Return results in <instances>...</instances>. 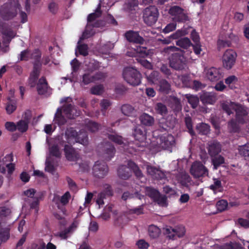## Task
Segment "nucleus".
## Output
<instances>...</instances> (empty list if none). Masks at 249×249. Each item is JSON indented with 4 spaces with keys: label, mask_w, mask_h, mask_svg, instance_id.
I'll list each match as a JSON object with an SVG mask.
<instances>
[{
    "label": "nucleus",
    "mask_w": 249,
    "mask_h": 249,
    "mask_svg": "<svg viewBox=\"0 0 249 249\" xmlns=\"http://www.w3.org/2000/svg\"><path fill=\"white\" fill-rule=\"evenodd\" d=\"M20 9L21 6L18 0H9L1 6L0 16L3 19L9 20L16 17Z\"/></svg>",
    "instance_id": "nucleus-1"
},
{
    "label": "nucleus",
    "mask_w": 249,
    "mask_h": 249,
    "mask_svg": "<svg viewBox=\"0 0 249 249\" xmlns=\"http://www.w3.org/2000/svg\"><path fill=\"white\" fill-rule=\"evenodd\" d=\"M123 75L124 80L130 85L136 86L141 83V74L136 69L132 67L124 68Z\"/></svg>",
    "instance_id": "nucleus-2"
},
{
    "label": "nucleus",
    "mask_w": 249,
    "mask_h": 249,
    "mask_svg": "<svg viewBox=\"0 0 249 249\" xmlns=\"http://www.w3.org/2000/svg\"><path fill=\"white\" fill-rule=\"evenodd\" d=\"M65 137L68 143H71L72 140L75 142H78L84 145L88 143V137L85 133H78L73 127L67 128L65 131Z\"/></svg>",
    "instance_id": "nucleus-3"
},
{
    "label": "nucleus",
    "mask_w": 249,
    "mask_h": 249,
    "mask_svg": "<svg viewBox=\"0 0 249 249\" xmlns=\"http://www.w3.org/2000/svg\"><path fill=\"white\" fill-rule=\"evenodd\" d=\"M169 13L173 17L172 21L175 23H184L190 19L188 14L179 6H172L169 9Z\"/></svg>",
    "instance_id": "nucleus-4"
},
{
    "label": "nucleus",
    "mask_w": 249,
    "mask_h": 249,
    "mask_svg": "<svg viewBox=\"0 0 249 249\" xmlns=\"http://www.w3.org/2000/svg\"><path fill=\"white\" fill-rule=\"evenodd\" d=\"M159 11L155 6H150L143 11L144 22L149 26H151L157 22L159 17Z\"/></svg>",
    "instance_id": "nucleus-5"
},
{
    "label": "nucleus",
    "mask_w": 249,
    "mask_h": 249,
    "mask_svg": "<svg viewBox=\"0 0 249 249\" xmlns=\"http://www.w3.org/2000/svg\"><path fill=\"white\" fill-rule=\"evenodd\" d=\"M100 156L106 161H110L115 156L116 149L110 142H104L99 148Z\"/></svg>",
    "instance_id": "nucleus-6"
},
{
    "label": "nucleus",
    "mask_w": 249,
    "mask_h": 249,
    "mask_svg": "<svg viewBox=\"0 0 249 249\" xmlns=\"http://www.w3.org/2000/svg\"><path fill=\"white\" fill-rule=\"evenodd\" d=\"M157 143L159 147L172 152V149L175 145V139L172 135L165 133L160 137Z\"/></svg>",
    "instance_id": "nucleus-7"
},
{
    "label": "nucleus",
    "mask_w": 249,
    "mask_h": 249,
    "mask_svg": "<svg viewBox=\"0 0 249 249\" xmlns=\"http://www.w3.org/2000/svg\"><path fill=\"white\" fill-rule=\"evenodd\" d=\"M190 173L195 178L208 176V169L200 162L195 161L191 166Z\"/></svg>",
    "instance_id": "nucleus-8"
},
{
    "label": "nucleus",
    "mask_w": 249,
    "mask_h": 249,
    "mask_svg": "<svg viewBox=\"0 0 249 249\" xmlns=\"http://www.w3.org/2000/svg\"><path fill=\"white\" fill-rule=\"evenodd\" d=\"M108 172V167L106 162L97 161L92 167V174L96 178H102L106 176Z\"/></svg>",
    "instance_id": "nucleus-9"
},
{
    "label": "nucleus",
    "mask_w": 249,
    "mask_h": 249,
    "mask_svg": "<svg viewBox=\"0 0 249 249\" xmlns=\"http://www.w3.org/2000/svg\"><path fill=\"white\" fill-rule=\"evenodd\" d=\"M99 67V63H88L84 66V71L86 72L83 75L82 83L85 85H88L91 82H94L93 75H91L90 72L97 70Z\"/></svg>",
    "instance_id": "nucleus-10"
},
{
    "label": "nucleus",
    "mask_w": 249,
    "mask_h": 249,
    "mask_svg": "<svg viewBox=\"0 0 249 249\" xmlns=\"http://www.w3.org/2000/svg\"><path fill=\"white\" fill-rule=\"evenodd\" d=\"M41 63H34L33 70L30 73L29 77L28 79V85L31 88H34L37 86V81L38 79L41 68Z\"/></svg>",
    "instance_id": "nucleus-11"
},
{
    "label": "nucleus",
    "mask_w": 249,
    "mask_h": 249,
    "mask_svg": "<svg viewBox=\"0 0 249 249\" xmlns=\"http://www.w3.org/2000/svg\"><path fill=\"white\" fill-rule=\"evenodd\" d=\"M64 152L66 158L70 161H76L80 158L79 153L71 145L65 144Z\"/></svg>",
    "instance_id": "nucleus-12"
},
{
    "label": "nucleus",
    "mask_w": 249,
    "mask_h": 249,
    "mask_svg": "<svg viewBox=\"0 0 249 249\" xmlns=\"http://www.w3.org/2000/svg\"><path fill=\"white\" fill-rule=\"evenodd\" d=\"M113 195V191L110 185L106 184L105 189L98 195L96 203L99 205L104 204V199Z\"/></svg>",
    "instance_id": "nucleus-13"
},
{
    "label": "nucleus",
    "mask_w": 249,
    "mask_h": 249,
    "mask_svg": "<svg viewBox=\"0 0 249 249\" xmlns=\"http://www.w3.org/2000/svg\"><path fill=\"white\" fill-rule=\"evenodd\" d=\"M124 36L129 42L142 44L144 41L143 38L139 35L138 32L132 30L127 31L124 34Z\"/></svg>",
    "instance_id": "nucleus-14"
},
{
    "label": "nucleus",
    "mask_w": 249,
    "mask_h": 249,
    "mask_svg": "<svg viewBox=\"0 0 249 249\" xmlns=\"http://www.w3.org/2000/svg\"><path fill=\"white\" fill-rule=\"evenodd\" d=\"M62 110L66 117L70 119H74L75 116H78L80 114L77 111L75 107L71 104L64 105L62 107Z\"/></svg>",
    "instance_id": "nucleus-15"
},
{
    "label": "nucleus",
    "mask_w": 249,
    "mask_h": 249,
    "mask_svg": "<svg viewBox=\"0 0 249 249\" xmlns=\"http://www.w3.org/2000/svg\"><path fill=\"white\" fill-rule=\"evenodd\" d=\"M236 106V107L234 109V111L236 113V120L239 124H244L246 122L248 112L241 106H238V105Z\"/></svg>",
    "instance_id": "nucleus-16"
},
{
    "label": "nucleus",
    "mask_w": 249,
    "mask_h": 249,
    "mask_svg": "<svg viewBox=\"0 0 249 249\" xmlns=\"http://www.w3.org/2000/svg\"><path fill=\"white\" fill-rule=\"evenodd\" d=\"M223 72L220 68L211 67L207 72L208 78L212 82L217 81L223 77Z\"/></svg>",
    "instance_id": "nucleus-17"
},
{
    "label": "nucleus",
    "mask_w": 249,
    "mask_h": 249,
    "mask_svg": "<svg viewBox=\"0 0 249 249\" xmlns=\"http://www.w3.org/2000/svg\"><path fill=\"white\" fill-rule=\"evenodd\" d=\"M146 171L148 175H150L152 178L157 179H161L165 177L164 173L160 169L155 166L147 165Z\"/></svg>",
    "instance_id": "nucleus-18"
},
{
    "label": "nucleus",
    "mask_w": 249,
    "mask_h": 249,
    "mask_svg": "<svg viewBox=\"0 0 249 249\" xmlns=\"http://www.w3.org/2000/svg\"><path fill=\"white\" fill-rule=\"evenodd\" d=\"M200 101L205 105H213L216 100V96L214 93L205 92L200 96Z\"/></svg>",
    "instance_id": "nucleus-19"
},
{
    "label": "nucleus",
    "mask_w": 249,
    "mask_h": 249,
    "mask_svg": "<svg viewBox=\"0 0 249 249\" xmlns=\"http://www.w3.org/2000/svg\"><path fill=\"white\" fill-rule=\"evenodd\" d=\"M117 174L121 179H128L132 175L131 169L128 165H121L117 170Z\"/></svg>",
    "instance_id": "nucleus-20"
},
{
    "label": "nucleus",
    "mask_w": 249,
    "mask_h": 249,
    "mask_svg": "<svg viewBox=\"0 0 249 249\" xmlns=\"http://www.w3.org/2000/svg\"><path fill=\"white\" fill-rule=\"evenodd\" d=\"M50 87L44 76L41 77L39 80L36 86V89L38 94L44 95L47 93Z\"/></svg>",
    "instance_id": "nucleus-21"
},
{
    "label": "nucleus",
    "mask_w": 249,
    "mask_h": 249,
    "mask_svg": "<svg viewBox=\"0 0 249 249\" xmlns=\"http://www.w3.org/2000/svg\"><path fill=\"white\" fill-rule=\"evenodd\" d=\"M208 151L210 157L219 155L221 151V145L217 141L211 142L208 145Z\"/></svg>",
    "instance_id": "nucleus-22"
},
{
    "label": "nucleus",
    "mask_w": 249,
    "mask_h": 249,
    "mask_svg": "<svg viewBox=\"0 0 249 249\" xmlns=\"http://www.w3.org/2000/svg\"><path fill=\"white\" fill-rule=\"evenodd\" d=\"M100 17L98 14L94 13H91L89 15L87 18L88 24L86 27V30H87L90 26L92 27L98 28L100 27L102 24V22L101 20H97L93 24L91 22L94 21L96 18Z\"/></svg>",
    "instance_id": "nucleus-23"
},
{
    "label": "nucleus",
    "mask_w": 249,
    "mask_h": 249,
    "mask_svg": "<svg viewBox=\"0 0 249 249\" xmlns=\"http://www.w3.org/2000/svg\"><path fill=\"white\" fill-rule=\"evenodd\" d=\"M10 228L4 227L0 222V246L9 239L10 236Z\"/></svg>",
    "instance_id": "nucleus-24"
},
{
    "label": "nucleus",
    "mask_w": 249,
    "mask_h": 249,
    "mask_svg": "<svg viewBox=\"0 0 249 249\" xmlns=\"http://www.w3.org/2000/svg\"><path fill=\"white\" fill-rule=\"evenodd\" d=\"M237 57V53L232 49L226 50L223 55L222 62H235Z\"/></svg>",
    "instance_id": "nucleus-25"
},
{
    "label": "nucleus",
    "mask_w": 249,
    "mask_h": 249,
    "mask_svg": "<svg viewBox=\"0 0 249 249\" xmlns=\"http://www.w3.org/2000/svg\"><path fill=\"white\" fill-rule=\"evenodd\" d=\"M143 67L152 71L153 65L152 63H141ZM148 80L154 83L156 80H158L159 72L156 71H151V72L148 75L145 73Z\"/></svg>",
    "instance_id": "nucleus-26"
},
{
    "label": "nucleus",
    "mask_w": 249,
    "mask_h": 249,
    "mask_svg": "<svg viewBox=\"0 0 249 249\" xmlns=\"http://www.w3.org/2000/svg\"><path fill=\"white\" fill-rule=\"evenodd\" d=\"M24 115V120H20L17 124L18 130L21 133H24L28 130V121L30 119V117L27 116V112H25Z\"/></svg>",
    "instance_id": "nucleus-27"
},
{
    "label": "nucleus",
    "mask_w": 249,
    "mask_h": 249,
    "mask_svg": "<svg viewBox=\"0 0 249 249\" xmlns=\"http://www.w3.org/2000/svg\"><path fill=\"white\" fill-rule=\"evenodd\" d=\"M170 107L174 112L176 113L179 112L182 109L180 99L175 96L172 97L170 99Z\"/></svg>",
    "instance_id": "nucleus-28"
},
{
    "label": "nucleus",
    "mask_w": 249,
    "mask_h": 249,
    "mask_svg": "<svg viewBox=\"0 0 249 249\" xmlns=\"http://www.w3.org/2000/svg\"><path fill=\"white\" fill-rule=\"evenodd\" d=\"M212 164L213 165V168L217 170L220 166L225 163V158L220 155H217L211 157Z\"/></svg>",
    "instance_id": "nucleus-29"
},
{
    "label": "nucleus",
    "mask_w": 249,
    "mask_h": 249,
    "mask_svg": "<svg viewBox=\"0 0 249 249\" xmlns=\"http://www.w3.org/2000/svg\"><path fill=\"white\" fill-rule=\"evenodd\" d=\"M127 165L131 169V171H133L137 178L141 179L143 177L142 171L134 161L131 160H128Z\"/></svg>",
    "instance_id": "nucleus-30"
},
{
    "label": "nucleus",
    "mask_w": 249,
    "mask_h": 249,
    "mask_svg": "<svg viewBox=\"0 0 249 249\" xmlns=\"http://www.w3.org/2000/svg\"><path fill=\"white\" fill-rule=\"evenodd\" d=\"M140 120L142 124L145 126H152L154 123V119L147 113H143L140 117Z\"/></svg>",
    "instance_id": "nucleus-31"
},
{
    "label": "nucleus",
    "mask_w": 249,
    "mask_h": 249,
    "mask_svg": "<svg viewBox=\"0 0 249 249\" xmlns=\"http://www.w3.org/2000/svg\"><path fill=\"white\" fill-rule=\"evenodd\" d=\"M178 182L184 187H188L192 181L190 176L187 173L180 174L178 178Z\"/></svg>",
    "instance_id": "nucleus-32"
},
{
    "label": "nucleus",
    "mask_w": 249,
    "mask_h": 249,
    "mask_svg": "<svg viewBox=\"0 0 249 249\" xmlns=\"http://www.w3.org/2000/svg\"><path fill=\"white\" fill-rule=\"evenodd\" d=\"M159 90L164 93H168L171 89V85L168 82L164 79H160L158 81Z\"/></svg>",
    "instance_id": "nucleus-33"
},
{
    "label": "nucleus",
    "mask_w": 249,
    "mask_h": 249,
    "mask_svg": "<svg viewBox=\"0 0 249 249\" xmlns=\"http://www.w3.org/2000/svg\"><path fill=\"white\" fill-rule=\"evenodd\" d=\"M176 45L184 49H187L192 46L193 44L189 38L185 37L180 38L176 41Z\"/></svg>",
    "instance_id": "nucleus-34"
},
{
    "label": "nucleus",
    "mask_w": 249,
    "mask_h": 249,
    "mask_svg": "<svg viewBox=\"0 0 249 249\" xmlns=\"http://www.w3.org/2000/svg\"><path fill=\"white\" fill-rule=\"evenodd\" d=\"M133 137L136 140L141 142L145 139V132L139 127H136L132 133Z\"/></svg>",
    "instance_id": "nucleus-35"
},
{
    "label": "nucleus",
    "mask_w": 249,
    "mask_h": 249,
    "mask_svg": "<svg viewBox=\"0 0 249 249\" xmlns=\"http://www.w3.org/2000/svg\"><path fill=\"white\" fill-rule=\"evenodd\" d=\"M238 151L240 155L243 157L246 160L249 161V144L247 143L239 146Z\"/></svg>",
    "instance_id": "nucleus-36"
},
{
    "label": "nucleus",
    "mask_w": 249,
    "mask_h": 249,
    "mask_svg": "<svg viewBox=\"0 0 249 249\" xmlns=\"http://www.w3.org/2000/svg\"><path fill=\"white\" fill-rule=\"evenodd\" d=\"M55 121L59 126L64 125L66 124L67 121L65 117L62 114V109L58 108L57 112L55 114Z\"/></svg>",
    "instance_id": "nucleus-37"
},
{
    "label": "nucleus",
    "mask_w": 249,
    "mask_h": 249,
    "mask_svg": "<svg viewBox=\"0 0 249 249\" xmlns=\"http://www.w3.org/2000/svg\"><path fill=\"white\" fill-rule=\"evenodd\" d=\"M210 126L205 123H201L196 125V130L201 135H207L210 132Z\"/></svg>",
    "instance_id": "nucleus-38"
},
{
    "label": "nucleus",
    "mask_w": 249,
    "mask_h": 249,
    "mask_svg": "<svg viewBox=\"0 0 249 249\" xmlns=\"http://www.w3.org/2000/svg\"><path fill=\"white\" fill-rule=\"evenodd\" d=\"M30 59L34 60L35 62H40L42 53L39 49H35L30 53Z\"/></svg>",
    "instance_id": "nucleus-39"
},
{
    "label": "nucleus",
    "mask_w": 249,
    "mask_h": 249,
    "mask_svg": "<svg viewBox=\"0 0 249 249\" xmlns=\"http://www.w3.org/2000/svg\"><path fill=\"white\" fill-rule=\"evenodd\" d=\"M11 214V210L9 207L5 206L0 207V219L8 218Z\"/></svg>",
    "instance_id": "nucleus-40"
},
{
    "label": "nucleus",
    "mask_w": 249,
    "mask_h": 249,
    "mask_svg": "<svg viewBox=\"0 0 249 249\" xmlns=\"http://www.w3.org/2000/svg\"><path fill=\"white\" fill-rule=\"evenodd\" d=\"M160 232V230L157 226L150 225L148 228V233L150 237L154 239L157 238Z\"/></svg>",
    "instance_id": "nucleus-41"
},
{
    "label": "nucleus",
    "mask_w": 249,
    "mask_h": 249,
    "mask_svg": "<svg viewBox=\"0 0 249 249\" xmlns=\"http://www.w3.org/2000/svg\"><path fill=\"white\" fill-rule=\"evenodd\" d=\"M49 152L51 155L56 158H60L61 153L57 144H53L49 147Z\"/></svg>",
    "instance_id": "nucleus-42"
},
{
    "label": "nucleus",
    "mask_w": 249,
    "mask_h": 249,
    "mask_svg": "<svg viewBox=\"0 0 249 249\" xmlns=\"http://www.w3.org/2000/svg\"><path fill=\"white\" fill-rule=\"evenodd\" d=\"M156 112L162 116L165 115L168 112L166 106L161 103H158L155 107Z\"/></svg>",
    "instance_id": "nucleus-43"
},
{
    "label": "nucleus",
    "mask_w": 249,
    "mask_h": 249,
    "mask_svg": "<svg viewBox=\"0 0 249 249\" xmlns=\"http://www.w3.org/2000/svg\"><path fill=\"white\" fill-rule=\"evenodd\" d=\"M146 194L151 198L153 201L158 196L160 192L157 190L151 187H147L145 188Z\"/></svg>",
    "instance_id": "nucleus-44"
},
{
    "label": "nucleus",
    "mask_w": 249,
    "mask_h": 249,
    "mask_svg": "<svg viewBox=\"0 0 249 249\" xmlns=\"http://www.w3.org/2000/svg\"><path fill=\"white\" fill-rule=\"evenodd\" d=\"M169 62H184V56L181 51L174 53L172 54Z\"/></svg>",
    "instance_id": "nucleus-45"
},
{
    "label": "nucleus",
    "mask_w": 249,
    "mask_h": 249,
    "mask_svg": "<svg viewBox=\"0 0 249 249\" xmlns=\"http://www.w3.org/2000/svg\"><path fill=\"white\" fill-rule=\"evenodd\" d=\"M88 46L87 44H83L79 45L77 46V50H76L75 54L78 56V53L83 56H86L88 54Z\"/></svg>",
    "instance_id": "nucleus-46"
},
{
    "label": "nucleus",
    "mask_w": 249,
    "mask_h": 249,
    "mask_svg": "<svg viewBox=\"0 0 249 249\" xmlns=\"http://www.w3.org/2000/svg\"><path fill=\"white\" fill-rule=\"evenodd\" d=\"M107 137L109 140L117 144L121 145L124 143V139L121 136L115 134H108Z\"/></svg>",
    "instance_id": "nucleus-47"
},
{
    "label": "nucleus",
    "mask_w": 249,
    "mask_h": 249,
    "mask_svg": "<svg viewBox=\"0 0 249 249\" xmlns=\"http://www.w3.org/2000/svg\"><path fill=\"white\" fill-rule=\"evenodd\" d=\"M17 108L16 102L11 100L7 103L5 109L7 114H11L16 110Z\"/></svg>",
    "instance_id": "nucleus-48"
},
{
    "label": "nucleus",
    "mask_w": 249,
    "mask_h": 249,
    "mask_svg": "<svg viewBox=\"0 0 249 249\" xmlns=\"http://www.w3.org/2000/svg\"><path fill=\"white\" fill-rule=\"evenodd\" d=\"M86 126L87 129L91 132L97 131L100 126V124L98 123L90 121L88 122Z\"/></svg>",
    "instance_id": "nucleus-49"
},
{
    "label": "nucleus",
    "mask_w": 249,
    "mask_h": 249,
    "mask_svg": "<svg viewBox=\"0 0 249 249\" xmlns=\"http://www.w3.org/2000/svg\"><path fill=\"white\" fill-rule=\"evenodd\" d=\"M186 98L192 108H195L197 107L199 103V99L197 96L194 95H187L186 96Z\"/></svg>",
    "instance_id": "nucleus-50"
},
{
    "label": "nucleus",
    "mask_w": 249,
    "mask_h": 249,
    "mask_svg": "<svg viewBox=\"0 0 249 249\" xmlns=\"http://www.w3.org/2000/svg\"><path fill=\"white\" fill-rule=\"evenodd\" d=\"M175 233V236H177L179 238L182 237L185 233L186 230L185 227L182 225L176 226L174 228Z\"/></svg>",
    "instance_id": "nucleus-51"
},
{
    "label": "nucleus",
    "mask_w": 249,
    "mask_h": 249,
    "mask_svg": "<svg viewBox=\"0 0 249 249\" xmlns=\"http://www.w3.org/2000/svg\"><path fill=\"white\" fill-rule=\"evenodd\" d=\"M163 233L164 234L166 235L169 239L173 240L175 239V233L174 228L172 227L167 226L163 229Z\"/></svg>",
    "instance_id": "nucleus-52"
},
{
    "label": "nucleus",
    "mask_w": 249,
    "mask_h": 249,
    "mask_svg": "<svg viewBox=\"0 0 249 249\" xmlns=\"http://www.w3.org/2000/svg\"><path fill=\"white\" fill-rule=\"evenodd\" d=\"M228 126L230 130L232 132H237L240 130V126L236 123V121L231 119L228 123Z\"/></svg>",
    "instance_id": "nucleus-53"
},
{
    "label": "nucleus",
    "mask_w": 249,
    "mask_h": 249,
    "mask_svg": "<svg viewBox=\"0 0 249 249\" xmlns=\"http://www.w3.org/2000/svg\"><path fill=\"white\" fill-rule=\"evenodd\" d=\"M185 123L186 127L188 129V132L191 135L193 136L195 135V132L193 128V124L192 119L190 117H186L185 118Z\"/></svg>",
    "instance_id": "nucleus-54"
},
{
    "label": "nucleus",
    "mask_w": 249,
    "mask_h": 249,
    "mask_svg": "<svg viewBox=\"0 0 249 249\" xmlns=\"http://www.w3.org/2000/svg\"><path fill=\"white\" fill-rule=\"evenodd\" d=\"M213 181V183L210 186V189L213 191L221 190L222 186L221 180L217 178H214Z\"/></svg>",
    "instance_id": "nucleus-55"
},
{
    "label": "nucleus",
    "mask_w": 249,
    "mask_h": 249,
    "mask_svg": "<svg viewBox=\"0 0 249 249\" xmlns=\"http://www.w3.org/2000/svg\"><path fill=\"white\" fill-rule=\"evenodd\" d=\"M217 209L219 212L225 211L228 207V202L224 199L218 201L216 204Z\"/></svg>",
    "instance_id": "nucleus-56"
},
{
    "label": "nucleus",
    "mask_w": 249,
    "mask_h": 249,
    "mask_svg": "<svg viewBox=\"0 0 249 249\" xmlns=\"http://www.w3.org/2000/svg\"><path fill=\"white\" fill-rule=\"evenodd\" d=\"M133 110L134 108L133 107L128 104H124L121 107L122 113L126 116L130 115V114L132 113Z\"/></svg>",
    "instance_id": "nucleus-57"
},
{
    "label": "nucleus",
    "mask_w": 249,
    "mask_h": 249,
    "mask_svg": "<svg viewBox=\"0 0 249 249\" xmlns=\"http://www.w3.org/2000/svg\"><path fill=\"white\" fill-rule=\"evenodd\" d=\"M30 50L28 49L22 51L19 55V57L18 58L19 61H28L30 58Z\"/></svg>",
    "instance_id": "nucleus-58"
},
{
    "label": "nucleus",
    "mask_w": 249,
    "mask_h": 249,
    "mask_svg": "<svg viewBox=\"0 0 249 249\" xmlns=\"http://www.w3.org/2000/svg\"><path fill=\"white\" fill-rule=\"evenodd\" d=\"M136 51L142 57H145L149 54V51L146 47L140 46L137 48Z\"/></svg>",
    "instance_id": "nucleus-59"
},
{
    "label": "nucleus",
    "mask_w": 249,
    "mask_h": 249,
    "mask_svg": "<svg viewBox=\"0 0 249 249\" xmlns=\"http://www.w3.org/2000/svg\"><path fill=\"white\" fill-rule=\"evenodd\" d=\"M72 226L71 225L68 228L65 229L59 233V237L63 239H66L68 237V234L71 231Z\"/></svg>",
    "instance_id": "nucleus-60"
},
{
    "label": "nucleus",
    "mask_w": 249,
    "mask_h": 249,
    "mask_svg": "<svg viewBox=\"0 0 249 249\" xmlns=\"http://www.w3.org/2000/svg\"><path fill=\"white\" fill-rule=\"evenodd\" d=\"M90 91L92 94L100 95L103 91V87L101 85L94 86L91 88Z\"/></svg>",
    "instance_id": "nucleus-61"
},
{
    "label": "nucleus",
    "mask_w": 249,
    "mask_h": 249,
    "mask_svg": "<svg viewBox=\"0 0 249 249\" xmlns=\"http://www.w3.org/2000/svg\"><path fill=\"white\" fill-rule=\"evenodd\" d=\"M222 108L225 111L228 115H230L233 113V110L234 111V108L231 107V105H229L226 103L222 104Z\"/></svg>",
    "instance_id": "nucleus-62"
},
{
    "label": "nucleus",
    "mask_w": 249,
    "mask_h": 249,
    "mask_svg": "<svg viewBox=\"0 0 249 249\" xmlns=\"http://www.w3.org/2000/svg\"><path fill=\"white\" fill-rule=\"evenodd\" d=\"M177 24L175 22L170 23L168 24L163 29L162 32L167 34L175 30L176 28Z\"/></svg>",
    "instance_id": "nucleus-63"
},
{
    "label": "nucleus",
    "mask_w": 249,
    "mask_h": 249,
    "mask_svg": "<svg viewBox=\"0 0 249 249\" xmlns=\"http://www.w3.org/2000/svg\"><path fill=\"white\" fill-rule=\"evenodd\" d=\"M111 105L110 102L107 99H103L101 101L100 106L101 107V110L104 114V112H106V110Z\"/></svg>",
    "instance_id": "nucleus-64"
}]
</instances>
